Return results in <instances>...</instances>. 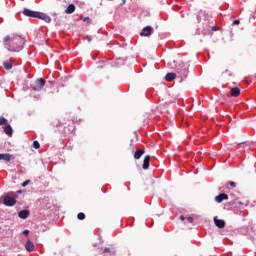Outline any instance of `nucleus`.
I'll return each mask as SVG.
<instances>
[{
  "label": "nucleus",
  "mask_w": 256,
  "mask_h": 256,
  "mask_svg": "<svg viewBox=\"0 0 256 256\" xmlns=\"http://www.w3.org/2000/svg\"><path fill=\"white\" fill-rule=\"evenodd\" d=\"M3 43L7 47L8 51L19 53L25 45V38L20 35L13 34L11 36H5L3 38Z\"/></svg>",
  "instance_id": "obj_1"
},
{
  "label": "nucleus",
  "mask_w": 256,
  "mask_h": 256,
  "mask_svg": "<svg viewBox=\"0 0 256 256\" xmlns=\"http://www.w3.org/2000/svg\"><path fill=\"white\" fill-rule=\"evenodd\" d=\"M23 15L26 17H33L35 19H41L42 21H45L46 23H51V17H49L47 14L43 12H37L33 10H29L27 8L23 9Z\"/></svg>",
  "instance_id": "obj_2"
},
{
  "label": "nucleus",
  "mask_w": 256,
  "mask_h": 256,
  "mask_svg": "<svg viewBox=\"0 0 256 256\" xmlns=\"http://www.w3.org/2000/svg\"><path fill=\"white\" fill-rule=\"evenodd\" d=\"M0 125L1 127H3L4 125V133H6L8 137H13V128L11 127V125H9L7 118L0 117Z\"/></svg>",
  "instance_id": "obj_3"
},
{
  "label": "nucleus",
  "mask_w": 256,
  "mask_h": 256,
  "mask_svg": "<svg viewBox=\"0 0 256 256\" xmlns=\"http://www.w3.org/2000/svg\"><path fill=\"white\" fill-rule=\"evenodd\" d=\"M209 14L205 10H200L197 14V21L201 23V21H209Z\"/></svg>",
  "instance_id": "obj_4"
},
{
  "label": "nucleus",
  "mask_w": 256,
  "mask_h": 256,
  "mask_svg": "<svg viewBox=\"0 0 256 256\" xmlns=\"http://www.w3.org/2000/svg\"><path fill=\"white\" fill-rule=\"evenodd\" d=\"M43 87H45V79L40 78L36 80V85L33 87L34 91H43Z\"/></svg>",
  "instance_id": "obj_5"
},
{
  "label": "nucleus",
  "mask_w": 256,
  "mask_h": 256,
  "mask_svg": "<svg viewBox=\"0 0 256 256\" xmlns=\"http://www.w3.org/2000/svg\"><path fill=\"white\" fill-rule=\"evenodd\" d=\"M3 203H4V205H6V207H13V205H15V203H17V200H15V198H13V197L5 196Z\"/></svg>",
  "instance_id": "obj_6"
},
{
  "label": "nucleus",
  "mask_w": 256,
  "mask_h": 256,
  "mask_svg": "<svg viewBox=\"0 0 256 256\" xmlns=\"http://www.w3.org/2000/svg\"><path fill=\"white\" fill-rule=\"evenodd\" d=\"M151 33H153V28L151 26H146L143 28L142 32H140L141 37H150Z\"/></svg>",
  "instance_id": "obj_7"
},
{
  "label": "nucleus",
  "mask_w": 256,
  "mask_h": 256,
  "mask_svg": "<svg viewBox=\"0 0 256 256\" xmlns=\"http://www.w3.org/2000/svg\"><path fill=\"white\" fill-rule=\"evenodd\" d=\"M227 199H229V195L226 193H221L215 197L216 203H223V201H227Z\"/></svg>",
  "instance_id": "obj_8"
},
{
  "label": "nucleus",
  "mask_w": 256,
  "mask_h": 256,
  "mask_svg": "<svg viewBox=\"0 0 256 256\" xmlns=\"http://www.w3.org/2000/svg\"><path fill=\"white\" fill-rule=\"evenodd\" d=\"M214 224L216 227H218V229H224L225 227V221L217 218V216L214 217Z\"/></svg>",
  "instance_id": "obj_9"
},
{
  "label": "nucleus",
  "mask_w": 256,
  "mask_h": 256,
  "mask_svg": "<svg viewBox=\"0 0 256 256\" xmlns=\"http://www.w3.org/2000/svg\"><path fill=\"white\" fill-rule=\"evenodd\" d=\"M25 249H26V251L31 253V252L35 251V244H33V242H31V240H27V242L25 244Z\"/></svg>",
  "instance_id": "obj_10"
},
{
  "label": "nucleus",
  "mask_w": 256,
  "mask_h": 256,
  "mask_svg": "<svg viewBox=\"0 0 256 256\" xmlns=\"http://www.w3.org/2000/svg\"><path fill=\"white\" fill-rule=\"evenodd\" d=\"M231 97H239L241 95V89L239 87H233L230 90Z\"/></svg>",
  "instance_id": "obj_11"
},
{
  "label": "nucleus",
  "mask_w": 256,
  "mask_h": 256,
  "mask_svg": "<svg viewBox=\"0 0 256 256\" xmlns=\"http://www.w3.org/2000/svg\"><path fill=\"white\" fill-rule=\"evenodd\" d=\"M149 163H151V156L146 155V156L144 157V160H143L142 168H143V169H149Z\"/></svg>",
  "instance_id": "obj_12"
},
{
  "label": "nucleus",
  "mask_w": 256,
  "mask_h": 256,
  "mask_svg": "<svg viewBox=\"0 0 256 256\" xmlns=\"http://www.w3.org/2000/svg\"><path fill=\"white\" fill-rule=\"evenodd\" d=\"M11 159H13V155L11 154H8V153L0 154V161H11Z\"/></svg>",
  "instance_id": "obj_13"
},
{
  "label": "nucleus",
  "mask_w": 256,
  "mask_h": 256,
  "mask_svg": "<svg viewBox=\"0 0 256 256\" xmlns=\"http://www.w3.org/2000/svg\"><path fill=\"white\" fill-rule=\"evenodd\" d=\"M177 78V74L171 72V73H167L165 76V81L171 82L173 80H175Z\"/></svg>",
  "instance_id": "obj_14"
},
{
  "label": "nucleus",
  "mask_w": 256,
  "mask_h": 256,
  "mask_svg": "<svg viewBox=\"0 0 256 256\" xmlns=\"http://www.w3.org/2000/svg\"><path fill=\"white\" fill-rule=\"evenodd\" d=\"M65 13L67 15H71V13H75V4H69L68 7L65 9Z\"/></svg>",
  "instance_id": "obj_15"
},
{
  "label": "nucleus",
  "mask_w": 256,
  "mask_h": 256,
  "mask_svg": "<svg viewBox=\"0 0 256 256\" xmlns=\"http://www.w3.org/2000/svg\"><path fill=\"white\" fill-rule=\"evenodd\" d=\"M18 217H20V219H27V217H29V210H21L18 213Z\"/></svg>",
  "instance_id": "obj_16"
},
{
  "label": "nucleus",
  "mask_w": 256,
  "mask_h": 256,
  "mask_svg": "<svg viewBox=\"0 0 256 256\" xmlns=\"http://www.w3.org/2000/svg\"><path fill=\"white\" fill-rule=\"evenodd\" d=\"M145 155V150L138 149L134 153V159H139L140 157H143Z\"/></svg>",
  "instance_id": "obj_17"
},
{
  "label": "nucleus",
  "mask_w": 256,
  "mask_h": 256,
  "mask_svg": "<svg viewBox=\"0 0 256 256\" xmlns=\"http://www.w3.org/2000/svg\"><path fill=\"white\" fill-rule=\"evenodd\" d=\"M104 256L115 255V250L113 248L105 247L103 250Z\"/></svg>",
  "instance_id": "obj_18"
},
{
  "label": "nucleus",
  "mask_w": 256,
  "mask_h": 256,
  "mask_svg": "<svg viewBox=\"0 0 256 256\" xmlns=\"http://www.w3.org/2000/svg\"><path fill=\"white\" fill-rule=\"evenodd\" d=\"M77 219H79V221H84L85 219V213L80 212L77 214Z\"/></svg>",
  "instance_id": "obj_19"
},
{
  "label": "nucleus",
  "mask_w": 256,
  "mask_h": 256,
  "mask_svg": "<svg viewBox=\"0 0 256 256\" xmlns=\"http://www.w3.org/2000/svg\"><path fill=\"white\" fill-rule=\"evenodd\" d=\"M12 67H13V65H11V63H9V62H4V68L5 69H12Z\"/></svg>",
  "instance_id": "obj_20"
},
{
  "label": "nucleus",
  "mask_w": 256,
  "mask_h": 256,
  "mask_svg": "<svg viewBox=\"0 0 256 256\" xmlns=\"http://www.w3.org/2000/svg\"><path fill=\"white\" fill-rule=\"evenodd\" d=\"M52 126L53 127H61V122H59L58 120H55L54 122H52Z\"/></svg>",
  "instance_id": "obj_21"
},
{
  "label": "nucleus",
  "mask_w": 256,
  "mask_h": 256,
  "mask_svg": "<svg viewBox=\"0 0 256 256\" xmlns=\"http://www.w3.org/2000/svg\"><path fill=\"white\" fill-rule=\"evenodd\" d=\"M33 147H34V149H40L41 145L39 144V141H34Z\"/></svg>",
  "instance_id": "obj_22"
},
{
  "label": "nucleus",
  "mask_w": 256,
  "mask_h": 256,
  "mask_svg": "<svg viewBox=\"0 0 256 256\" xmlns=\"http://www.w3.org/2000/svg\"><path fill=\"white\" fill-rule=\"evenodd\" d=\"M82 21H84V23H91V18L84 17V18H82Z\"/></svg>",
  "instance_id": "obj_23"
},
{
  "label": "nucleus",
  "mask_w": 256,
  "mask_h": 256,
  "mask_svg": "<svg viewBox=\"0 0 256 256\" xmlns=\"http://www.w3.org/2000/svg\"><path fill=\"white\" fill-rule=\"evenodd\" d=\"M64 133H65L66 135H71V134L73 133V129L67 131V128H65V129H64Z\"/></svg>",
  "instance_id": "obj_24"
},
{
  "label": "nucleus",
  "mask_w": 256,
  "mask_h": 256,
  "mask_svg": "<svg viewBox=\"0 0 256 256\" xmlns=\"http://www.w3.org/2000/svg\"><path fill=\"white\" fill-rule=\"evenodd\" d=\"M29 183H31V180H26L22 183V187H27V185H29Z\"/></svg>",
  "instance_id": "obj_25"
},
{
  "label": "nucleus",
  "mask_w": 256,
  "mask_h": 256,
  "mask_svg": "<svg viewBox=\"0 0 256 256\" xmlns=\"http://www.w3.org/2000/svg\"><path fill=\"white\" fill-rule=\"evenodd\" d=\"M187 221H188V223H193L194 219H193V217H188Z\"/></svg>",
  "instance_id": "obj_26"
},
{
  "label": "nucleus",
  "mask_w": 256,
  "mask_h": 256,
  "mask_svg": "<svg viewBox=\"0 0 256 256\" xmlns=\"http://www.w3.org/2000/svg\"><path fill=\"white\" fill-rule=\"evenodd\" d=\"M229 185L232 186V187H236V184H235V182H233V181H230V182H229Z\"/></svg>",
  "instance_id": "obj_27"
},
{
  "label": "nucleus",
  "mask_w": 256,
  "mask_h": 256,
  "mask_svg": "<svg viewBox=\"0 0 256 256\" xmlns=\"http://www.w3.org/2000/svg\"><path fill=\"white\" fill-rule=\"evenodd\" d=\"M240 21L239 20H234L233 25H239Z\"/></svg>",
  "instance_id": "obj_28"
},
{
  "label": "nucleus",
  "mask_w": 256,
  "mask_h": 256,
  "mask_svg": "<svg viewBox=\"0 0 256 256\" xmlns=\"http://www.w3.org/2000/svg\"><path fill=\"white\" fill-rule=\"evenodd\" d=\"M23 235H29V230H24Z\"/></svg>",
  "instance_id": "obj_29"
},
{
  "label": "nucleus",
  "mask_w": 256,
  "mask_h": 256,
  "mask_svg": "<svg viewBox=\"0 0 256 256\" xmlns=\"http://www.w3.org/2000/svg\"><path fill=\"white\" fill-rule=\"evenodd\" d=\"M88 43H91V37L87 36Z\"/></svg>",
  "instance_id": "obj_30"
},
{
  "label": "nucleus",
  "mask_w": 256,
  "mask_h": 256,
  "mask_svg": "<svg viewBox=\"0 0 256 256\" xmlns=\"http://www.w3.org/2000/svg\"><path fill=\"white\" fill-rule=\"evenodd\" d=\"M185 219V216L181 215L180 220L183 221Z\"/></svg>",
  "instance_id": "obj_31"
},
{
  "label": "nucleus",
  "mask_w": 256,
  "mask_h": 256,
  "mask_svg": "<svg viewBox=\"0 0 256 256\" xmlns=\"http://www.w3.org/2000/svg\"><path fill=\"white\" fill-rule=\"evenodd\" d=\"M212 31H217V27H212Z\"/></svg>",
  "instance_id": "obj_32"
},
{
  "label": "nucleus",
  "mask_w": 256,
  "mask_h": 256,
  "mask_svg": "<svg viewBox=\"0 0 256 256\" xmlns=\"http://www.w3.org/2000/svg\"><path fill=\"white\" fill-rule=\"evenodd\" d=\"M225 73H229V69H226Z\"/></svg>",
  "instance_id": "obj_33"
},
{
  "label": "nucleus",
  "mask_w": 256,
  "mask_h": 256,
  "mask_svg": "<svg viewBox=\"0 0 256 256\" xmlns=\"http://www.w3.org/2000/svg\"><path fill=\"white\" fill-rule=\"evenodd\" d=\"M238 145H243V143H239Z\"/></svg>",
  "instance_id": "obj_34"
}]
</instances>
